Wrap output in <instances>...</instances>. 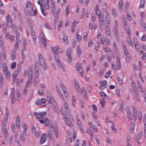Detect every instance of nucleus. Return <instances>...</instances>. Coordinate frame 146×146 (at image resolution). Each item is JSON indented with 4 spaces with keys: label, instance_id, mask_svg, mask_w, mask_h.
<instances>
[{
    "label": "nucleus",
    "instance_id": "nucleus-7",
    "mask_svg": "<svg viewBox=\"0 0 146 146\" xmlns=\"http://www.w3.org/2000/svg\"><path fill=\"white\" fill-rule=\"evenodd\" d=\"M19 73V70H16L14 73L12 75V83L13 85L14 84L16 80V78L18 76Z\"/></svg>",
    "mask_w": 146,
    "mask_h": 146
},
{
    "label": "nucleus",
    "instance_id": "nucleus-24",
    "mask_svg": "<svg viewBox=\"0 0 146 146\" xmlns=\"http://www.w3.org/2000/svg\"><path fill=\"white\" fill-rule=\"evenodd\" d=\"M28 11L29 15L31 16H35L37 14L36 11V10L34 11L33 8L32 10H29Z\"/></svg>",
    "mask_w": 146,
    "mask_h": 146
},
{
    "label": "nucleus",
    "instance_id": "nucleus-15",
    "mask_svg": "<svg viewBox=\"0 0 146 146\" xmlns=\"http://www.w3.org/2000/svg\"><path fill=\"white\" fill-rule=\"evenodd\" d=\"M60 86L63 92L64 96L66 97H67L68 96V94L66 91V90L65 86L63 83H61L60 84Z\"/></svg>",
    "mask_w": 146,
    "mask_h": 146
},
{
    "label": "nucleus",
    "instance_id": "nucleus-27",
    "mask_svg": "<svg viewBox=\"0 0 146 146\" xmlns=\"http://www.w3.org/2000/svg\"><path fill=\"white\" fill-rule=\"evenodd\" d=\"M35 73L34 78H38L39 73L38 69L37 66L35 65Z\"/></svg>",
    "mask_w": 146,
    "mask_h": 146
},
{
    "label": "nucleus",
    "instance_id": "nucleus-36",
    "mask_svg": "<svg viewBox=\"0 0 146 146\" xmlns=\"http://www.w3.org/2000/svg\"><path fill=\"white\" fill-rule=\"evenodd\" d=\"M57 93L59 96L63 100H64L63 95L62 94L61 91L59 89L56 90Z\"/></svg>",
    "mask_w": 146,
    "mask_h": 146
},
{
    "label": "nucleus",
    "instance_id": "nucleus-49",
    "mask_svg": "<svg viewBox=\"0 0 146 146\" xmlns=\"http://www.w3.org/2000/svg\"><path fill=\"white\" fill-rule=\"evenodd\" d=\"M58 16H55L54 21V26L55 28H56V26L57 22L58 21Z\"/></svg>",
    "mask_w": 146,
    "mask_h": 146
},
{
    "label": "nucleus",
    "instance_id": "nucleus-6",
    "mask_svg": "<svg viewBox=\"0 0 146 146\" xmlns=\"http://www.w3.org/2000/svg\"><path fill=\"white\" fill-rule=\"evenodd\" d=\"M51 48L55 58L57 57H59L58 56L57 52L59 51V50L60 49V48L58 46H54L51 47Z\"/></svg>",
    "mask_w": 146,
    "mask_h": 146
},
{
    "label": "nucleus",
    "instance_id": "nucleus-23",
    "mask_svg": "<svg viewBox=\"0 0 146 146\" xmlns=\"http://www.w3.org/2000/svg\"><path fill=\"white\" fill-rule=\"evenodd\" d=\"M131 35H128L126 38V41L130 46L133 47V45L131 38Z\"/></svg>",
    "mask_w": 146,
    "mask_h": 146
},
{
    "label": "nucleus",
    "instance_id": "nucleus-38",
    "mask_svg": "<svg viewBox=\"0 0 146 146\" xmlns=\"http://www.w3.org/2000/svg\"><path fill=\"white\" fill-rule=\"evenodd\" d=\"M122 21L123 23V25H124V27H126L127 26V23L126 20V17H123L122 18Z\"/></svg>",
    "mask_w": 146,
    "mask_h": 146
},
{
    "label": "nucleus",
    "instance_id": "nucleus-30",
    "mask_svg": "<svg viewBox=\"0 0 146 146\" xmlns=\"http://www.w3.org/2000/svg\"><path fill=\"white\" fill-rule=\"evenodd\" d=\"M123 1L122 0L120 1L119 3L118 7L119 10L122 11L123 9Z\"/></svg>",
    "mask_w": 146,
    "mask_h": 146
},
{
    "label": "nucleus",
    "instance_id": "nucleus-17",
    "mask_svg": "<svg viewBox=\"0 0 146 146\" xmlns=\"http://www.w3.org/2000/svg\"><path fill=\"white\" fill-rule=\"evenodd\" d=\"M7 24L9 27H11L12 19L9 14H7L6 16Z\"/></svg>",
    "mask_w": 146,
    "mask_h": 146
},
{
    "label": "nucleus",
    "instance_id": "nucleus-51",
    "mask_svg": "<svg viewBox=\"0 0 146 146\" xmlns=\"http://www.w3.org/2000/svg\"><path fill=\"white\" fill-rule=\"evenodd\" d=\"M29 26L30 27L31 34L35 33L32 24L31 23H30L29 24Z\"/></svg>",
    "mask_w": 146,
    "mask_h": 146
},
{
    "label": "nucleus",
    "instance_id": "nucleus-18",
    "mask_svg": "<svg viewBox=\"0 0 146 146\" xmlns=\"http://www.w3.org/2000/svg\"><path fill=\"white\" fill-rule=\"evenodd\" d=\"M133 115L134 117V120L136 121L137 119V109L135 106L133 107Z\"/></svg>",
    "mask_w": 146,
    "mask_h": 146
},
{
    "label": "nucleus",
    "instance_id": "nucleus-13",
    "mask_svg": "<svg viewBox=\"0 0 146 146\" xmlns=\"http://www.w3.org/2000/svg\"><path fill=\"white\" fill-rule=\"evenodd\" d=\"M3 70L5 75L8 78L10 76V72H9L7 66L6 64H4L3 68Z\"/></svg>",
    "mask_w": 146,
    "mask_h": 146
},
{
    "label": "nucleus",
    "instance_id": "nucleus-21",
    "mask_svg": "<svg viewBox=\"0 0 146 146\" xmlns=\"http://www.w3.org/2000/svg\"><path fill=\"white\" fill-rule=\"evenodd\" d=\"M16 127L19 128L20 127V119L18 115L17 116L16 120Z\"/></svg>",
    "mask_w": 146,
    "mask_h": 146
},
{
    "label": "nucleus",
    "instance_id": "nucleus-1",
    "mask_svg": "<svg viewBox=\"0 0 146 146\" xmlns=\"http://www.w3.org/2000/svg\"><path fill=\"white\" fill-rule=\"evenodd\" d=\"M39 61L41 65L43 67L44 70H46L47 68V66L45 63V61L43 58L42 54L39 53L38 54Z\"/></svg>",
    "mask_w": 146,
    "mask_h": 146
},
{
    "label": "nucleus",
    "instance_id": "nucleus-40",
    "mask_svg": "<svg viewBox=\"0 0 146 146\" xmlns=\"http://www.w3.org/2000/svg\"><path fill=\"white\" fill-rule=\"evenodd\" d=\"M68 39V36L66 34L63 35V42L67 44L68 43L67 39Z\"/></svg>",
    "mask_w": 146,
    "mask_h": 146
},
{
    "label": "nucleus",
    "instance_id": "nucleus-62",
    "mask_svg": "<svg viewBox=\"0 0 146 146\" xmlns=\"http://www.w3.org/2000/svg\"><path fill=\"white\" fill-rule=\"evenodd\" d=\"M48 136L50 139H52V135L51 132L50 130H49L48 133Z\"/></svg>",
    "mask_w": 146,
    "mask_h": 146
},
{
    "label": "nucleus",
    "instance_id": "nucleus-37",
    "mask_svg": "<svg viewBox=\"0 0 146 146\" xmlns=\"http://www.w3.org/2000/svg\"><path fill=\"white\" fill-rule=\"evenodd\" d=\"M124 105V102L123 101V100H121L120 101V107L119 109L120 110H121V111H122L124 110V108L123 107Z\"/></svg>",
    "mask_w": 146,
    "mask_h": 146
},
{
    "label": "nucleus",
    "instance_id": "nucleus-42",
    "mask_svg": "<svg viewBox=\"0 0 146 146\" xmlns=\"http://www.w3.org/2000/svg\"><path fill=\"white\" fill-rule=\"evenodd\" d=\"M104 21H101L99 22V27L100 29V30L101 31H102L103 26H104Z\"/></svg>",
    "mask_w": 146,
    "mask_h": 146
},
{
    "label": "nucleus",
    "instance_id": "nucleus-34",
    "mask_svg": "<svg viewBox=\"0 0 146 146\" xmlns=\"http://www.w3.org/2000/svg\"><path fill=\"white\" fill-rule=\"evenodd\" d=\"M53 130L55 135L56 137L58 138V131L57 129V127L56 126H54L53 128Z\"/></svg>",
    "mask_w": 146,
    "mask_h": 146
},
{
    "label": "nucleus",
    "instance_id": "nucleus-14",
    "mask_svg": "<svg viewBox=\"0 0 146 146\" xmlns=\"http://www.w3.org/2000/svg\"><path fill=\"white\" fill-rule=\"evenodd\" d=\"M117 60L116 62V69L117 70H119L121 69V64L120 62V58L118 56H116Z\"/></svg>",
    "mask_w": 146,
    "mask_h": 146
},
{
    "label": "nucleus",
    "instance_id": "nucleus-52",
    "mask_svg": "<svg viewBox=\"0 0 146 146\" xmlns=\"http://www.w3.org/2000/svg\"><path fill=\"white\" fill-rule=\"evenodd\" d=\"M113 50L115 52H117L118 50L117 44L115 42L113 43Z\"/></svg>",
    "mask_w": 146,
    "mask_h": 146
},
{
    "label": "nucleus",
    "instance_id": "nucleus-47",
    "mask_svg": "<svg viewBox=\"0 0 146 146\" xmlns=\"http://www.w3.org/2000/svg\"><path fill=\"white\" fill-rule=\"evenodd\" d=\"M88 133L90 135L91 139L93 138V133L92 130L90 129H88L87 130Z\"/></svg>",
    "mask_w": 146,
    "mask_h": 146
},
{
    "label": "nucleus",
    "instance_id": "nucleus-48",
    "mask_svg": "<svg viewBox=\"0 0 146 146\" xmlns=\"http://www.w3.org/2000/svg\"><path fill=\"white\" fill-rule=\"evenodd\" d=\"M72 105L73 107H75L76 103V98L74 96H72Z\"/></svg>",
    "mask_w": 146,
    "mask_h": 146
},
{
    "label": "nucleus",
    "instance_id": "nucleus-50",
    "mask_svg": "<svg viewBox=\"0 0 146 146\" xmlns=\"http://www.w3.org/2000/svg\"><path fill=\"white\" fill-rule=\"evenodd\" d=\"M12 60H14L16 58V53L15 51H13L12 52Z\"/></svg>",
    "mask_w": 146,
    "mask_h": 146
},
{
    "label": "nucleus",
    "instance_id": "nucleus-16",
    "mask_svg": "<svg viewBox=\"0 0 146 146\" xmlns=\"http://www.w3.org/2000/svg\"><path fill=\"white\" fill-rule=\"evenodd\" d=\"M126 112L127 113V117L129 121L132 120V116L131 112L129 108H126Z\"/></svg>",
    "mask_w": 146,
    "mask_h": 146
},
{
    "label": "nucleus",
    "instance_id": "nucleus-63",
    "mask_svg": "<svg viewBox=\"0 0 146 146\" xmlns=\"http://www.w3.org/2000/svg\"><path fill=\"white\" fill-rule=\"evenodd\" d=\"M104 51L106 53H110V50L108 47H106L104 49Z\"/></svg>",
    "mask_w": 146,
    "mask_h": 146
},
{
    "label": "nucleus",
    "instance_id": "nucleus-3",
    "mask_svg": "<svg viewBox=\"0 0 146 146\" xmlns=\"http://www.w3.org/2000/svg\"><path fill=\"white\" fill-rule=\"evenodd\" d=\"M133 84L132 85L133 90L134 92L133 94L135 97V98L138 101H140V100L139 97V95L138 93V91L137 88L136 86L135 85L134 83H132Z\"/></svg>",
    "mask_w": 146,
    "mask_h": 146
},
{
    "label": "nucleus",
    "instance_id": "nucleus-2",
    "mask_svg": "<svg viewBox=\"0 0 146 146\" xmlns=\"http://www.w3.org/2000/svg\"><path fill=\"white\" fill-rule=\"evenodd\" d=\"M123 48L124 50V53L125 55V58L127 62L129 63V60H130L131 58V56L129 53L128 50L126 48V46L124 44H123Z\"/></svg>",
    "mask_w": 146,
    "mask_h": 146
},
{
    "label": "nucleus",
    "instance_id": "nucleus-60",
    "mask_svg": "<svg viewBox=\"0 0 146 146\" xmlns=\"http://www.w3.org/2000/svg\"><path fill=\"white\" fill-rule=\"evenodd\" d=\"M143 123L144 126V130L146 129V114L145 115L144 117Z\"/></svg>",
    "mask_w": 146,
    "mask_h": 146
},
{
    "label": "nucleus",
    "instance_id": "nucleus-57",
    "mask_svg": "<svg viewBox=\"0 0 146 146\" xmlns=\"http://www.w3.org/2000/svg\"><path fill=\"white\" fill-rule=\"evenodd\" d=\"M31 34L32 37V38L33 40V42L35 44H36V37L35 35V33H33Z\"/></svg>",
    "mask_w": 146,
    "mask_h": 146
},
{
    "label": "nucleus",
    "instance_id": "nucleus-32",
    "mask_svg": "<svg viewBox=\"0 0 146 146\" xmlns=\"http://www.w3.org/2000/svg\"><path fill=\"white\" fill-rule=\"evenodd\" d=\"M131 124V127L130 129V131L131 133H132L134 130L135 127V123L131 122H130Z\"/></svg>",
    "mask_w": 146,
    "mask_h": 146
},
{
    "label": "nucleus",
    "instance_id": "nucleus-54",
    "mask_svg": "<svg viewBox=\"0 0 146 146\" xmlns=\"http://www.w3.org/2000/svg\"><path fill=\"white\" fill-rule=\"evenodd\" d=\"M131 139V136L128 135H127V137L126 141L128 144L127 145L130 144L129 143H130Z\"/></svg>",
    "mask_w": 146,
    "mask_h": 146
},
{
    "label": "nucleus",
    "instance_id": "nucleus-45",
    "mask_svg": "<svg viewBox=\"0 0 146 146\" xmlns=\"http://www.w3.org/2000/svg\"><path fill=\"white\" fill-rule=\"evenodd\" d=\"M127 27H124V29H125L126 33L128 34V35H130V33H131L130 29H129V28H127Z\"/></svg>",
    "mask_w": 146,
    "mask_h": 146
},
{
    "label": "nucleus",
    "instance_id": "nucleus-59",
    "mask_svg": "<svg viewBox=\"0 0 146 146\" xmlns=\"http://www.w3.org/2000/svg\"><path fill=\"white\" fill-rule=\"evenodd\" d=\"M112 13L114 17H115L117 16L116 12L115 9L113 8L112 9Z\"/></svg>",
    "mask_w": 146,
    "mask_h": 146
},
{
    "label": "nucleus",
    "instance_id": "nucleus-11",
    "mask_svg": "<svg viewBox=\"0 0 146 146\" xmlns=\"http://www.w3.org/2000/svg\"><path fill=\"white\" fill-rule=\"evenodd\" d=\"M15 90L14 88H12L11 89V93L10 95L11 99L12 101V104L16 101V100L15 98Z\"/></svg>",
    "mask_w": 146,
    "mask_h": 146
},
{
    "label": "nucleus",
    "instance_id": "nucleus-58",
    "mask_svg": "<svg viewBox=\"0 0 146 146\" xmlns=\"http://www.w3.org/2000/svg\"><path fill=\"white\" fill-rule=\"evenodd\" d=\"M84 39L85 41H86L87 39L88 34L87 32L84 33H83Z\"/></svg>",
    "mask_w": 146,
    "mask_h": 146
},
{
    "label": "nucleus",
    "instance_id": "nucleus-28",
    "mask_svg": "<svg viewBox=\"0 0 146 146\" xmlns=\"http://www.w3.org/2000/svg\"><path fill=\"white\" fill-rule=\"evenodd\" d=\"M49 0H46V1L44 3V5L46 9L49 10L50 7L49 5Z\"/></svg>",
    "mask_w": 146,
    "mask_h": 146
},
{
    "label": "nucleus",
    "instance_id": "nucleus-53",
    "mask_svg": "<svg viewBox=\"0 0 146 146\" xmlns=\"http://www.w3.org/2000/svg\"><path fill=\"white\" fill-rule=\"evenodd\" d=\"M118 23L116 20H115V26L113 29H118Z\"/></svg>",
    "mask_w": 146,
    "mask_h": 146
},
{
    "label": "nucleus",
    "instance_id": "nucleus-19",
    "mask_svg": "<svg viewBox=\"0 0 146 146\" xmlns=\"http://www.w3.org/2000/svg\"><path fill=\"white\" fill-rule=\"evenodd\" d=\"M51 11L52 15H54L56 7L55 3L54 1H51Z\"/></svg>",
    "mask_w": 146,
    "mask_h": 146
},
{
    "label": "nucleus",
    "instance_id": "nucleus-35",
    "mask_svg": "<svg viewBox=\"0 0 146 146\" xmlns=\"http://www.w3.org/2000/svg\"><path fill=\"white\" fill-rule=\"evenodd\" d=\"M77 53L79 55V57H80L82 54L81 49L80 48V46H77Z\"/></svg>",
    "mask_w": 146,
    "mask_h": 146
},
{
    "label": "nucleus",
    "instance_id": "nucleus-5",
    "mask_svg": "<svg viewBox=\"0 0 146 146\" xmlns=\"http://www.w3.org/2000/svg\"><path fill=\"white\" fill-rule=\"evenodd\" d=\"M76 69L78 71H79V73L82 76L84 75V71L82 68L81 65L79 63H77L75 66Z\"/></svg>",
    "mask_w": 146,
    "mask_h": 146
},
{
    "label": "nucleus",
    "instance_id": "nucleus-22",
    "mask_svg": "<svg viewBox=\"0 0 146 146\" xmlns=\"http://www.w3.org/2000/svg\"><path fill=\"white\" fill-rule=\"evenodd\" d=\"M46 134L44 133L42 134L40 138V143L41 144L44 143L46 141Z\"/></svg>",
    "mask_w": 146,
    "mask_h": 146
},
{
    "label": "nucleus",
    "instance_id": "nucleus-43",
    "mask_svg": "<svg viewBox=\"0 0 146 146\" xmlns=\"http://www.w3.org/2000/svg\"><path fill=\"white\" fill-rule=\"evenodd\" d=\"M129 5V3L128 2H126L125 5V10L126 11V13L128 12V7Z\"/></svg>",
    "mask_w": 146,
    "mask_h": 146
},
{
    "label": "nucleus",
    "instance_id": "nucleus-26",
    "mask_svg": "<svg viewBox=\"0 0 146 146\" xmlns=\"http://www.w3.org/2000/svg\"><path fill=\"white\" fill-rule=\"evenodd\" d=\"M26 7L28 11L29 10H32L33 8L32 4L29 1L27 3Z\"/></svg>",
    "mask_w": 146,
    "mask_h": 146
},
{
    "label": "nucleus",
    "instance_id": "nucleus-39",
    "mask_svg": "<svg viewBox=\"0 0 146 146\" xmlns=\"http://www.w3.org/2000/svg\"><path fill=\"white\" fill-rule=\"evenodd\" d=\"M142 135L143 133L142 132H139L137 136H136V140L137 141H138L141 138Z\"/></svg>",
    "mask_w": 146,
    "mask_h": 146
},
{
    "label": "nucleus",
    "instance_id": "nucleus-4",
    "mask_svg": "<svg viewBox=\"0 0 146 146\" xmlns=\"http://www.w3.org/2000/svg\"><path fill=\"white\" fill-rule=\"evenodd\" d=\"M46 114L47 113L46 112L40 113L35 112L34 113V114L36 118L39 119H41L42 120L43 119V118H44V117L45 116Z\"/></svg>",
    "mask_w": 146,
    "mask_h": 146
},
{
    "label": "nucleus",
    "instance_id": "nucleus-25",
    "mask_svg": "<svg viewBox=\"0 0 146 146\" xmlns=\"http://www.w3.org/2000/svg\"><path fill=\"white\" fill-rule=\"evenodd\" d=\"M46 98L47 101L49 103L53 104V102H54V99L50 95H47Z\"/></svg>",
    "mask_w": 146,
    "mask_h": 146
},
{
    "label": "nucleus",
    "instance_id": "nucleus-20",
    "mask_svg": "<svg viewBox=\"0 0 146 146\" xmlns=\"http://www.w3.org/2000/svg\"><path fill=\"white\" fill-rule=\"evenodd\" d=\"M95 11L98 17L102 15H104L103 13H101V12L98 8V5H97L95 8Z\"/></svg>",
    "mask_w": 146,
    "mask_h": 146
},
{
    "label": "nucleus",
    "instance_id": "nucleus-64",
    "mask_svg": "<svg viewBox=\"0 0 146 146\" xmlns=\"http://www.w3.org/2000/svg\"><path fill=\"white\" fill-rule=\"evenodd\" d=\"M16 65V63L15 62H13L11 65V68L12 69H14L15 68Z\"/></svg>",
    "mask_w": 146,
    "mask_h": 146
},
{
    "label": "nucleus",
    "instance_id": "nucleus-56",
    "mask_svg": "<svg viewBox=\"0 0 146 146\" xmlns=\"http://www.w3.org/2000/svg\"><path fill=\"white\" fill-rule=\"evenodd\" d=\"M99 83L101 85L106 86L107 84V82L106 80H104L100 81Z\"/></svg>",
    "mask_w": 146,
    "mask_h": 146
},
{
    "label": "nucleus",
    "instance_id": "nucleus-55",
    "mask_svg": "<svg viewBox=\"0 0 146 146\" xmlns=\"http://www.w3.org/2000/svg\"><path fill=\"white\" fill-rule=\"evenodd\" d=\"M100 95L103 98H107V95L103 92H100Z\"/></svg>",
    "mask_w": 146,
    "mask_h": 146
},
{
    "label": "nucleus",
    "instance_id": "nucleus-33",
    "mask_svg": "<svg viewBox=\"0 0 146 146\" xmlns=\"http://www.w3.org/2000/svg\"><path fill=\"white\" fill-rule=\"evenodd\" d=\"M105 30L107 35L108 36H110V35L111 31H110V27L108 25H107L106 26Z\"/></svg>",
    "mask_w": 146,
    "mask_h": 146
},
{
    "label": "nucleus",
    "instance_id": "nucleus-9",
    "mask_svg": "<svg viewBox=\"0 0 146 146\" xmlns=\"http://www.w3.org/2000/svg\"><path fill=\"white\" fill-rule=\"evenodd\" d=\"M62 113L64 117L65 122L66 124L70 127H72L73 125L71 121L70 120V119L69 118H67L66 116L65 115L64 113H62Z\"/></svg>",
    "mask_w": 146,
    "mask_h": 146
},
{
    "label": "nucleus",
    "instance_id": "nucleus-31",
    "mask_svg": "<svg viewBox=\"0 0 146 146\" xmlns=\"http://www.w3.org/2000/svg\"><path fill=\"white\" fill-rule=\"evenodd\" d=\"M2 132L5 135V137L6 139H7V129L6 128V127H2Z\"/></svg>",
    "mask_w": 146,
    "mask_h": 146
},
{
    "label": "nucleus",
    "instance_id": "nucleus-44",
    "mask_svg": "<svg viewBox=\"0 0 146 146\" xmlns=\"http://www.w3.org/2000/svg\"><path fill=\"white\" fill-rule=\"evenodd\" d=\"M118 29H113V32L114 33L115 37L117 38L118 39L119 38V35L118 34Z\"/></svg>",
    "mask_w": 146,
    "mask_h": 146
},
{
    "label": "nucleus",
    "instance_id": "nucleus-61",
    "mask_svg": "<svg viewBox=\"0 0 146 146\" xmlns=\"http://www.w3.org/2000/svg\"><path fill=\"white\" fill-rule=\"evenodd\" d=\"M99 22L104 21V15H102L100 16H98Z\"/></svg>",
    "mask_w": 146,
    "mask_h": 146
},
{
    "label": "nucleus",
    "instance_id": "nucleus-41",
    "mask_svg": "<svg viewBox=\"0 0 146 146\" xmlns=\"http://www.w3.org/2000/svg\"><path fill=\"white\" fill-rule=\"evenodd\" d=\"M74 84L76 87V88L77 90V91H80V86L79 84L76 81H74Z\"/></svg>",
    "mask_w": 146,
    "mask_h": 146
},
{
    "label": "nucleus",
    "instance_id": "nucleus-46",
    "mask_svg": "<svg viewBox=\"0 0 146 146\" xmlns=\"http://www.w3.org/2000/svg\"><path fill=\"white\" fill-rule=\"evenodd\" d=\"M83 90L82 91V94L84 98L86 99L87 98V95L86 91L84 89V88H82Z\"/></svg>",
    "mask_w": 146,
    "mask_h": 146
},
{
    "label": "nucleus",
    "instance_id": "nucleus-29",
    "mask_svg": "<svg viewBox=\"0 0 146 146\" xmlns=\"http://www.w3.org/2000/svg\"><path fill=\"white\" fill-rule=\"evenodd\" d=\"M28 74L29 78L32 79L33 76V72L31 68H29L28 69Z\"/></svg>",
    "mask_w": 146,
    "mask_h": 146
},
{
    "label": "nucleus",
    "instance_id": "nucleus-10",
    "mask_svg": "<svg viewBox=\"0 0 146 146\" xmlns=\"http://www.w3.org/2000/svg\"><path fill=\"white\" fill-rule=\"evenodd\" d=\"M55 58L58 66L60 67V68L63 72H64L65 70L64 66L61 62L60 60L59 57H56Z\"/></svg>",
    "mask_w": 146,
    "mask_h": 146
},
{
    "label": "nucleus",
    "instance_id": "nucleus-12",
    "mask_svg": "<svg viewBox=\"0 0 146 146\" xmlns=\"http://www.w3.org/2000/svg\"><path fill=\"white\" fill-rule=\"evenodd\" d=\"M39 121L41 123H44L45 125L46 126H48L50 123V121L49 119L46 117L43 118L42 120L39 119Z\"/></svg>",
    "mask_w": 146,
    "mask_h": 146
},
{
    "label": "nucleus",
    "instance_id": "nucleus-8",
    "mask_svg": "<svg viewBox=\"0 0 146 146\" xmlns=\"http://www.w3.org/2000/svg\"><path fill=\"white\" fill-rule=\"evenodd\" d=\"M72 53V50L71 49H68L67 51L66 54V56L68 57L67 62L68 63L70 64L72 60V56L71 55Z\"/></svg>",
    "mask_w": 146,
    "mask_h": 146
}]
</instances>
